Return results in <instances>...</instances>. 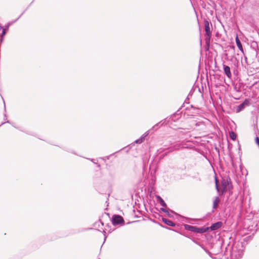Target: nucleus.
Masks as SVG:
<instances>
[{"mask_svg": "<svg viewBox=\"0 0 259 259\" xmlns=\"http://www.w3.org/2000/svg\"><path fill=\"white\" fill-rule=\"evenodd\" d=\"M9 25H10V24H8L6 26V28H5V29H6V30L8 29V28H9Z\"/></svg>", "mask_w": 259, "mask_h": 259, "instance_id": "nucleus-19", "label": "nucleus"}, {"mask_svg": "<svg viewBox=\"0 0 259 259\" xmlns=\"http://www.w3.org/2000/svg\"><path fill=\"white\" fill-rule=\"evenodd\" d=\"M221 227V223L218 222L214 224H213L211 227L210 229L211 230H215L218 229H219Z\"/></svg>", "mask_w": 259, "mask_h": 259, "instance_id": "nucleus-10", "label": "nucleus"}, {"mask_svg": "<svg viewBox=\"0 0 259 259\" xmlns=\"http://www.w3.org/2000/svg\"><path fill=\"white\" fill-rule=\"evenodd\" d=\"M161 210L162 211L164 212H167V211L165 208H161Z\"/></svg>", "mask_w": 259, "mask_h": 259, "instance_id": "nucleus-18", "label": "nucleus"}, {"mask_svg": "<svg viewBox=\"0 0 259 259\" xmlns=\"http://www.w3.org/2000/svg\"><path fill=\"white\" fill-rule=\"evenodd\" d=\"M235 39H236V42L237 46L238 47L239 49L243 53V47H242L241 41H240V40L238 38V36H236Z\"/></svg>", "mask_w": 259, "mask_h": 259, "instance_id": "nucleus-8", "label": "nucleus"}, {"mask_svg": "<svg viewBox=\"0 0 259 259\" xmlns=\"http://www.w3.org/2000/svg\"><path fill=\"white\" fill-rule=\"evenodd\" d=\"M180 148V145H176L175 146V150H178L179 149V148Z\"/></svg>", "mask_w": 259, "mask_h": 259, "instance_id": "nucleus-17", "label": "nucleus"}, {"mask_svg": "<svg viewBox=\"0 0 259 259\" xmlns=\"http://www.w3.org/2000/svg\"><path fill=\"white\" fill-rule=\"evenodd\" d=\"M229 136H230V138L232 140H235L236 138V134H235L234 132H230L229 133Z\"/></svg>", "mask_w": 259, "mask_h": 259, "instance_id": "nucleus-14", "label": "nucleus"}, {"mask_svg": "<svg viewBox=\"0 0 259 259\" xmlns=\"http://www.w3.org/2000/svg\"><path fill=\"white\" fill-rule=\"evenodd\" d=\"M148 135V133L147 132L146 133H145L140 139L137 140L136 141H135V143H139V144H141L142 143L144 139H145V138Z\"/></svg>", "mask_w": 259, "mask_h": 259, "instance_id": "nucleus-9", "label": "nucleus"}, {"mask_svg": "<svg viewBox=\"0 0 259 259\" xmlns=\"http://www.w3.org/2000/svg\"><path fill=\"white\" fill-rule=\"evenodd\" d=\"M249 104L248 100L246 99L243 103L240 104L236 109L237 112H239L242 111L245 107L248 106Z\"/></svg>", "mask_w": 259, "mask_h": 259, "instance_id": "nucleus-3", "label": "nucleus"}, {"mask_svg": "<svg viewBox=\"0 0 259 259\" xmlns=\"http://www.w3.org/2000/svg\"><path fill=\"white\" fill-rule=\"evenodd\" d=\"M220 198L219 197H216L213 202V208L215 209L220 202Z\"/></svg>", "mask_w": 259, "mask_h": 259, "instance_id": "nucleus-12", "label": "nucleus"}, {"mask_svg": "<svg viewBox=\"0 0 259 259\" xmlns=\"http://www.w3.org/2000/svg\"><path fill=\"white\" fill-rule=\"evenodd\" d=\"M6 29H4V28L3 29V31H2V34H1V41L3 40V37L5 36V35L6 34Z\"/></svg>", "mask_w": 259, "mask_h": 259, "instance_id": "nucleus-15", "label": "nucleus"}, {"mask_svg": "<svg viewBox=\"0 0 259 259\" xmlns=\"http://www.w3.org/2000/svg\"><path fill=\"white\" fill-rule=\"evenodd\" d=\"M243 254V252L242 250L239 251L238 253L237 254L236 253L234 249H233L232 253V256H234L237 259L241 258L242 257Z\"/></svg>", "mask_w": 259, "mask_h": 259, "instance_id": "nucleus-5", "label": "nucleus"}, {"mask_svg": "<svg viewBox=\"0 0 259 259\" xmlns=\"http://www.w3.org/2000/svg\"><path fill=\"white\" fill-rule=\"evenodd\" d=\"M204 25L205 27V31L206 35L208 36V39L210 38L211 36V31L210 28L209 26V23L208 20H205L204 21Z\"/></svg>", "mask_w": 259, "mask_h": 259, "instance_id": "nucleus-2", "label": "nucleus"}, {"mask_svg": "<svg viewBox=\"0 0 259 259\" xmlns=\"http://www.w3.org/2000/svg\"><path fill=\"white\" fill-rule=\"evenodd\" d=\"M112 222L114 226H116L123 224L124 220L122 217L118 215H115L112 217Z\"/></svg>", "mask_w": 259, "mask_h": 259, "instance_id": "nucleus-1", "label": "nucleus"}, {"mask_svg": "<svg viewBox=\"0 0 259 259\" xmlns=\"http://www.w3.org/2000/svg\"><path fill=\"white\" fill-rule=\"evenodd\" d=\"M207 229H208V228H203V227L202 228H198L197 227V230L196 233H203L206 232Z\"/></svg>", "mask_w": 259, "mask_h": 259, "instance_id": "nucleus-13", "label": "nucleus"}, {"mask_svg": "<svg viewBox=\"0 0 259 259\" xmlns=\"http://www.w3.org/2000/svg\"><path fill=\"white\" fill-rule=\"evenodd\" d=\"M157 200L160 203V205L163 207H166V204L164 200L159 196H157Z\"/></svg>", "mask_w": 259, "mask_h": 259, "instance_id": "nucleus-11", "label": "nucleus"}, {"mask_svg": "<svg viewBox=\"0 0 259 259\" xmlns=\"http://www.w3.org/2000/svg\"><path fill=\"white\" fill-rule=\"evenodd\" d=\"M223 68L226 75L228 77L230 78L232 76V74L230 71V68L228 66L223 65Z\"/></svg>", "mask_w": 259, "mask_h": 259, "instance_id": "nucleus-4", "label": "nucleus"}, {"mask_svg": "<svg viewBox=\"0 0 259 259\" xmlns=\"http://www.w3.org/2000/svg\"><path fill=\"white\" fill-rule=\"evenodd\" d=\"M162 221L165 224H166L167 225H168L169 226H171V227L175 226V224L173 222H172L168 219L163 218Z\"/></svg>", "mask_w": 259, "mask_h": 259, "instance_id": "nucleus-7", "label": "nucleus"}, {"mask_svg": "<svg viewBox=\"0 0 259 259\" xmlns=\"http://www.w3.org/2000/svg\"><path fill=\"white\" fill-rule=\"evenodd\" d=\"M215 188H216V189L217 190V191L219 192V186H218V181H217V178H215Z\"/></svg>", "mask_w": 259, "mask_h": 259, "instance_id": "nucleus-16", "label": "nucleus"}, {"mask_svg": "<svg viewBox=\"0 0 259 259\" xmlns=\"http://www.w3.org/2000/svg\"><path fill=\"white\" fill-rule=\"evenodd\" d=\"M185 228L190 231L193 232H197V227L196 226H191L189 225H185Z\"/></svg>", "mask_w": 259, "mask_h": 259, "instance_id": "nucleus-6", "label": "nucleus"}]
</instances>
